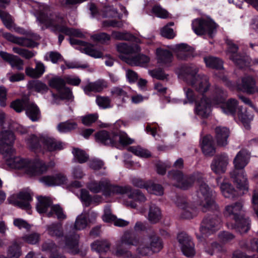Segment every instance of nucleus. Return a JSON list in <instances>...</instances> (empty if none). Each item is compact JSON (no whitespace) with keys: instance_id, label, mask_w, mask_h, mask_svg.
<instances>
[{"instance_id":"nucleus-1","label":"nucleus","mask_w":258,"mask_h":258,"mask_svg":"<svg viewBox=\"0 0 258 258\" xmlns=\"http://www.w3.org/2000/svg\"><path fill=\"white\" fill-rule=\"evenodd\" d=\"M198 70L192 67L185 66L181 67L180 74L185 79H190L189 83L197 92L202 94L199 101H196L195 92L190 88H184L186 97L190 103H195V113L202 118H208L211 111V103L208 97L204 94L209 89L210 85L207 80L199 81L198 79Z\"/></svg>"},{"instance_id":"nucleus-2","label":"nucleus","mask_w":258,"mask_h":258,"mask_svg":"<svg viewBox=\"0 0 258 258\" xmlns=\"http://www.w3.org/2000/svg\"><path fill=\"white\" fill-rule=\"evenodd\" d=\"M195 182L199 184L197 196L200 199L199 204L208 210L217 209L215 201V192L204 181V174L199 171L191 174L184 175L183 179L177 187L186 190L192 187Z\"/></svg>"},{"instance_id":"nucleus-3","label":"nucleus","mask_w":258,"mask_h":258,"mask_svg":"<svg viewBox=\"0 0 258 258\" xmlns=\"http://www.w3.org/2000/svg\"><path fill=\"white\" fill-rule=\"evenodd\" d=\"M6 164L14 169H25L26 173L30 176H38L46 173L49 168L54 166L53 161L46 163L39 159L30 160L20 157L7 159Z\"/></svg>"},{"instance_id":"nucleus-4","label":"nucleus","mask_w":258,"mask_h":258,"mask_svg":"<svg viewBox=\"0 0 258 258\" xmlns=\"http://www.w3.org/2000/svg\"><path fill=\"white\" fill-rule=\"evenodd\" d=\"M249 157L244 150L238 152L233 160L234 169L230 173V177L239 190H248V182L244 168L249 163Z\"/></svg>"},{"instance_id":"nucleus-5","label":"nucleus","mask_w":258,"mask_h":258,"mask_svg":"<svg viewBox=\"0 0 258 258\" xmlns=\"http://www.w3.org/2000/svg\"><path fill=\"white\" fill-rule=\"evenodd\" d=\"M37 20L40 23L44 24L46 28H51L55 33H63L67 27V22L63 14L58 12H53L47 5L43 7L39 11Z\"/></svg>"},{"instance_id":"nucleus-6","label":"nucleus","mask_w":258,"mask_h":258,"mask_svg":"<svg viewBox=\"0 0 258 258\" xmlns=\"http://www.w3.org/2000/svg\"><path fill=\"white\" fill-rule=\"evenodd\" d=\"M102 190L105 197L115 195H123L130 193L128 197L136 202L142 203L146 201L145 195L139 189H132L130 185L121 186L110 183L109 181L104 180L98 182V192Z\"/></svg>"},{"instance_id":"nucleus-7","label":"nucleus","mask_w":258,"mask_h":258,"mask_svg":"<svg viewBox=\"0 0 258 258\" xmlns=\"http://www.w3.org/2000/svg\"><path fill=\"white\" fill-rule=\"evenodd\" d=\"M224 216L234 220L233 227L240 233H247L250 228V220L245 215L241 203L237 202L225 207Z\"/></svg>"},{"instance_id":"nucleus-8","label":"nucleus","mask_w":258,"mask_h":258,"mask_svg":"<svg viewBox=\"0 0 258 258\" xmlns=\"http://www.w3.org/2000/svg\"><path fill=\"white\" fill-rule=\"evenodd\" d=\"M134 140L124 132L116 129L107 132H98V143L112 147L118 148L120 146H126L132 144Z\"/></svg>"},{"instance_id":"nucleus-9","label":"nucleus","mask_w":258,"mask_h":258,"mask_svg":"<svg viewBox=\"0 0 258 258\" xmlns=\"http://www.w3.org/2000/svg\"><path fill=\"white\" fill-rule=\"evenodd\" d=\"M87 225L86 218L82 216H78L76 220L72 231L66 234L64 237L65 246L73 255L80 253L82 256H84L86 254L85 252L80 251L78 247L80 236L76 233L74 229L79 230L83 229L87 226Z\"/></svg>"},{"instance_id":"nucleus-10","label":"nucleus","mask_w":258,"mask_h":258,"mask_svg":"<svg viewBox=\"0 0 258 258\" xmlns=\"http://www.w3.org/2000/svg\"><path fill=\"white\" fill-rule=\"evenodd\" d=\"M194 32L199 36L207 34L212 38L216 32L217 24L212 19L198 18L192 21L191 24Z\"/></svg>"},{"instance_id":"nucleus-11","label":"nucleus","mask_w":258,"mask_h":258,"mask_svg":"<svg viewBox=\"0 0 258 258\" xmlns=\"http://www.w3.org/2000/svg\"><path fill=\"white\" fill-rule=\"evenodd\" d=\"M221 222V217L217 214V211L208 213L201 223L200 227L201 233L208 236L214 233L220 228Z\"/></svg>"},{"instance_id":"nucleus-12","label":"nucleus","mask_w":258,"mask_h":258,"mask_svg":"<svg viewBox=\"0 0 258 258\" xmlns=\"http://www.w3.org/2000/svg\"><path fill=\"white\" fill-rule=\"evenodd\" d=\"M122 244L127 246L138 245L137 248V253L142 256H148L154 252L148 244L140 243L137 236L128 232L124 233L121 238Z\"/></svg>"},{"instance_id":"nucleus-13","label":"nucleus","mask_w":258,"mask_h":258,"mask_svg":"<svg viewBox=\"0 0 258 258\" xmlns=\"http://www.w3.org/2000/svg\"><path fill=\"white\" fill-rule=\"evenodd\" d=\"M228 45L227 52L230 54L229 58L234 64L240 69H243L249 64L247 57L237 53L239 49L237 45L234 44L231 40L227 42Z\"/></svg>"},{"instance_id":"nucleus-14","label":"nucleus","mask_w":258,"mask_h":258,"mask_svg":"<svg viewBox=\"0 0 258 258\" xmlns=\"http://www.w3.org/2000/svg\"><path fill=\"white\" fill-rule=\"evenodd\" d=\"M32 200V194L29 191L24 190L8 199L9 203L26 210L31 209L30 202Z\"/></svg>"},{"instance_id":"nucleus-15","label":"nucleus","mask_w":258,"mask_h":258,"mask_svg":"<svg viewBox=\"0 0 258 258\" xmlns=\"http://www.w3.org/2000/svg\"><path fill=\"white\" fill-rule=\"evenodd\" d=\"M177 239L184 255L190 257L195 255V245L189 236L184 232H181L178 234Z\"/></svg>"},{"instance_id":"nucleus-16","label":"nucleus","mask_w":258,"mask_h":258,"mask_svg":"<svg viewBox=\"0 0 258 258\" xmlns=\"http://www.w3.org/2000/svg\"><path fill=\"white\" fill-rule=\"evenodd\" d=\"M228 164V156L224 154L217 155L212 160L211 168L216 174H223L225 172Z\"/></svg>"},{"instance_id":"nucleus-17","label":"nucleus","mask_w":258,"mask_h":258,"mask_svg":"<svg viewBox=\"0 0 258 258\" xmlns=\"http://www.w3.org/2000/svg\"><path fill=\"white\" fill-rule=\"evenodd\" d=\"M239 88L243 92L249 94H253L258 92V87L256 85L255 79L249 75L242 78Z\"/></svg>"},{"instance_id":"nucleus-18","label":"nucleus","mask_w":258,"mask_h":258,"mask_svg":"<svg viewBox=\"0 0 258 258\" xmlns=\"http://www.w3.org/2000/svg\"><path fill=\"white\" fill-rule=\"evenodd\" d=\"M236 116L245 128L249 130L250 128V123L253 120L254 116L253 112L246 107L239 106L237 108Z\"/></svg>"},{"instance_id":"nucleus-19","label":"nucleus","mask_w":258,"mask_h":258,"mask_svg":"<svg viewBox=\"0 0 258 258\" xmlns=\"http://www.w3.org/2000/svg\"><path fill=\"white\" fill-rule=\"evenodd\" d=\"M177 50L176 57L179 60H187L193 57L194 48L186 43H180L176 45Z\"/></svg>"},{"instance_id":"nucleus-20","label":"nucleus","mask_w":258,"mask_h":258,"mask_svg":"<svg viewBox=\"0 0 258 258\" xmlns=\"http://www.w3.org/2000/svg\"><path fill=\"white\" fill-rule=\"evenodd\" d=\"M69 40L71 45L80 46L83 52L97 58V50L95 49L94 46L92 44L80 40L71 36Z\"/></svg>"},{"instance_id":"nucleus-21","label":"nucleus","mask_w":258,"mask_h":258,"mask_svg":"<svg viewBox=\"0 0 258 258\" xmlns=\"http://www.w3.org/2000/svg\"><path fill=\"white\" fill-rule=\"evenodd\" d=\"M0 56L4 61L8 62L12 68H15L19 71L23 69L24 61L18 56L6 51H0Z\"/></svg>"},{"instance_id":"nucleus-22","label":"nucleus","mask_w":258,"mask_h":258,"mask_svg":"<svg viewBox=\"0 0 258 258\" xmlns=\"http://www.w3.org/2000/svg\"><path fill=\"white\" fill-rule=\"evenodd\" d=\"M6 37L7 39L10 42L28 48H34L37 47L39 44L38 43L31 39L26 37H16L11 33L6 34Z\"/></svg>"},{"instance_id":"nucleus-23","label":"nucleus","mask_w":258,"mask_h":258,"mask_svg":"<svg viewBox=\"0 0 258 258\" xmlns=\"http://www.w3.org/2000/svg\"><path fill=\"white\" fill-rule=\"evenodd\" d=\"M66 180V176L61 173H58L54 175L43 176L39 179L40 182L49 186L63 184Z\"/></svg>"},{"instance_id":"nucleus-24","label":"nucleus","mask_w":258,"mask_h":258,"mask_svg":"<svg viewBox=\"0 0 258 258\" xmlns=\"http://www.w3.org/2000/svg\"><path fill=\"white\" fill-rule=\"evenodd\" d=\"M15 140L14 134L10 131H0V147H8L6 152L10 153L11 147L13 145Z\"/></svg>"},{"instance_id":"nucleus-25","label":"nucleus","mask_w":258,"mask_h":258,"mask_svg":"<svg viewBox=\"0 0 258 258\" xmlns=\"http://www.w3.org/2000/svg\"><path fill=\"white\" fill-rule=\"evenodd\" d=\"M220 188L222 194L225 198L234 199L239 196L238 191L226 179H224L220 184Z\"/></svg>"},{"instance_id":"nucleus-26","label":"nucleus","mask_w":258,"mask_h":258,"mask_svg":"<svg viewBox=\"0 0 258 258\" xmlns=\"http://www.w3.org/2000/svg\"><path fill=\"white\" fill-rule=\"evenodd\" d=\"M215 131L217 145L221 147L227 145L230 134L229 130L226 127L217 126Z\"/></svg>"},{"instance_id":"nucleus-27","label":"nucleus","mask_w":258,"mask_h":258,"mask_svg":"<svg viewBox=\"0 0 258 258\" xmlns=\"http://www.w3.org/2000/svg\"><path fill=\"white\" fill-rule=\"evenodd\" d=\"M42 143L49 152L60 150L63 148L62 143L53 138L42 137Z\"/></svg>"},{"instance_id":"nucleus-28","label":"nucleus","mask_w":258,"mask_h":258,"mask_svg":"<svg viewBox=\"0 0 258 258\" xmlns=\"http://www.w3.org/2000/svg\"><path fill=\"white\" fill-rule=\"evenodd\" d=\"M158 62L164 64H170L173 58V55L171 51L168 49L162 48H158L156 50Z\"/></svg>"},{"instance_id":"nucleus-29","label":"nucleus","mask_w":258,"mask_h":258,"mask_svg":"<svg viewBox=\"0 0 258 258\" xmlns=\"http://www.w3.org/2000/svg\"><path fill=\"white\" fill-rule=\"evenodd\" d=\"M238 102L236 99L231 98L225 102L222 106L224 113L228 115L235 117L237 112V108L239 106Z\"/></svg>"},{"instance_id":"nucleus-30","label":"nucleus","mask_w":258,"mask_h":258,"mask_svg":"<svg viewBox=\"0 0 258 258\" xmlns=\"http://www.w3.org/2000/svg\"><path fill=\"white\" fill-rule=\"evenodd\" d=\"M201 148L206 156H212L215 153L216 149L213 142L208 135L204 136L201 142Z\"/></svg>"},{"instance_id":"nucleus-31","label":"nucleus","mask_w":258,"mask_h":258,"mask_svg":"<svg viewBox=\"0 0 258 258\" xmlns=\"http://www.w3.org/2000/svg\"><path fill=\"white\" fill-rule=\"evenodd\" d=\"M26 114L27 116L32 121H38L41 116L40 111L38 106L30 100L25 108Z\"/></svg>"},{"instance_id":"nucleus-32","label":"nucleus","mask_w":258,"mask_h":258,"mask_svg":"<svg viewBox=\"0 0 258 258\" xmlns=\"http://www.w3.org/2000/svg\"><path fill=\"white\" fill-rule=\"evenodd\" d=\"M38 203L36 204V209L40 214L45 213L49 208H51L52 201L50 198L39 196L37 197Z\"/></svg>"},{"instance_id":"nucleus-33","label":"nucleus","mask_w":258,"mask_h":258,"mask_svg":"<svg viewBox=\"0 0 258 258\" xmlns=\"http://www.w3.org/2000/svg\"><path fill=\"white\" fill-rule=\"evenodd\" d=\"M42 137L31 135L26 140V144L32 151L36 152L41 151Z\"/></svg>"},{"instance_id":"nucleus-34","label":"nucleus","mask_w":258,"mask_h":258,"mask_svg":"<svg viewBox=\"0 0 258 258\" xmlns=\"http://www.w3.org/2000/svg\"><path fill=\"white\" fill-rule=\"evenodd\" d=\"M45 72V67L41 62H37L35 69L27 67L25 69L27 76L32 78H39Z\"/></svg>"},{"instance_id":"nucleus-35","label":"nucleus","mask_w":258,"mask_h":258,"mask_svg":"<svg viewBox=\"0 0 258 258\" xmlns=\"http://www.w3.org/2000/svg\"><path fill=\"white\" fill-rule=\"evenodd\" d=\"M111 94L113 99H116L120 103H124L129 98L126 91L120 87H114L111 90Z\"/></svg>"},{"instance_id":"nucleus-36","label":"nucleus","mask_w":258,"mask_h":258,"mask_svg":"<svg viewBox=\"0 0 258 258\" xmlns=\"http://www.w3.org/2000/svg\"><path fill=\"white\" fill-rule=\"evenodd\" d=\"M204 60L208 68L216 70L223 69V61L219 57L209 56L205 57Z\"/></svg>"},{"instance_id":"nucleus-37","label":"nucleus","mask_w":258,"mask_h":258,"mask_svg":"<svg viewBox=\"0 0 258 258\" xmlns=\"http://www.w3.org/2000/svg\"><path fill=\"white\" fill-rule=\"evenodd\" d=\"M125 62L132 66L147 64L150 61L149 57L143 54H138L132 57H124Z\"/></svg>"},{"instance_id":"nucleus-38","label":"nucleus","mask_w":258,"mask_h":258,"mask_svg":"<svg viewBox=\"0 0 258 258\" xmlns=\"http://www.w3.org/2000/svg\"><path fill=\"white\" fill-rule=\"evenodd\" d=\"M28 88L30 90L42 94L46 93L49 90L46 84L38 80L30 81L28 84Z\"/></svg>"},{"instance_id":"nucleus-39","label":"nucleus","mask_w":258,"mask_h":258,"mask_svg":"<svg viewBox=\"0 0 258 258\" xmlns=\"http://www.w3.org/2000/svg\"><path fill=\"white\" fill-rule=\"evenodd\" d=\"M226 97V92L224 91L221 88L216 87L211 98L209 99L211 103L212 101L216 104H223L225 102Z\"/></svg>"},{"instance_id":"nucleus-40","label":"nucleus","mask_w":258,"mask_h":258,"mask_svg":"<svg viewBox=\"0 0 258 258\" xmlns=\"http://www.w3.org/2000/svg\"><path fill=\"white\" fill-rule=\"evenodd\" d=\"M20 243L25 242L29 244L34 245L39 243L40 239V235L36 232L26 234L17 238Z\"/></svg>"},{"instance_id":"nucleus-41","label":"nucleus","mask_w":258,"mask_h":258,"mask_svg":"<svg viewBox=\"0 0 258 258\" xmlns=\"http://www.w3.org/2000/svg\"><path fill=\"white\" fill-rule=\"evenodd\" d=\"M149 246L154 252H158L163 247V243L162 239L156 234L153 233L149 235Z\"/></svg>"},{"instance_id":"nucleus-42","label":"nucleus","mask_w":258,"mask_h":258,"mask_svg":"<svg viewBox=\"0 0 258 258\" xmlns=\"http://www.w3.org/2000/svg\"><path fill=\"white\" fill-rule=\"evenodd\" d=\"M80 199L85 207H89L93 203L96 202L97 197L96 195L91 196L86 189H81L80 190Z\"/></svg>"},{"instance_id":"nucleus-43","label":"nucleus","mask_w":258,"mask_h":258,"mask_svg":"<svg viewBox=\"0 0 258 258\" xmlns=\"http://www.w3.org/2000/svg\"><path fill=\"white\" fill-rule=\"evenodd\" d=\"M17 238L11 245L8 250V256L9 258H19L22 254L21 246Z\"/></svg>"},{"instance_id":"nucleus-44","label":"nucleus","mask_w":258,"mask_h":258,"mask_svg":"<svg viewBox=\"0 0 258 258\" xmlns=\"http://www.w3.org/2000/svg\"><path fill=\"white\" fill-rule=\"evenodd\" d=\"M161 218V212L159 207L152 204L149 209L148 219L152 223H157Z\"/></svg>"},{"instance_id":"nucleus-45","label":"nucleus","mask_w":258,"mask_h":258,"mask_svg":"<svg viewBox=\"0 0 258 258\" xmlns=\"http://www.w3.org/2000/svg\"><path fill=\"white\" fill-rule=\"evenodd\" d=\"M47 230L49 235L52 237H61L63 233L61 225L58 223H52L47 226Z\"/></svg>"},{"instance_id":"nucleus-46","label":"nucleus","mask_w":258,"mask_h":258,"mask_svg":"<svg viewBox=\"0 0 258 258\" xmlns=\"http://www.w3.org/2000/svg\"><path fill=\"white\" fill-rule=\"evenodd\" d=\"M29 101V99L27 98H23L22 99H17L11 102L10 107L17 112L20 113L23 110H25V108Z\"/></svg>"},{"instance_id":"nucleus-47","label":"nucleus","mask_w":258,"mask_h":258,"mask_svg":"<svg viewBox=\"0 0 258 258\" xmlns=\"http://www.w3.org/2000/svg\"><path fill=\"white\" fill-rule=\"evenodd\" d=\"M77 123L73 121L68 120L59 123L57 128L61 133H67L76 129L77 127Z\"/></svg>"},{"instance_id":"nucleus-48","label":"nucleus","mask_w":258,"mask_h":258,"mask_svg":"<svg viewBox=\"0 0 258 258\" xmlns=\"http://www.w3.org/2000/svg\"><path fill=\"white\" fill-rule=\"evenodd\" d=\"M128 150L135 155L142 158H148L151 157L150 151L140 146H131L128 148Z\"/></svg>"},{"instance_id":"nucleus-49","label":"nucleus","mask_w":258,"mask_h":258,"mask_svg":"<svg viewBox=\"0 0 258 258\" xmlns=\"http://www.w3.org/2000/svg\"><path fill=\"white\" fill-rule=\"evenodd\" d=\"M48 85L58 91L66 86L65 79L58 76L53 77L49 80Z\"/></svg>"},{"instance_id":"nucleus-50","label":"nucleus","mask_w":258,"mask_h":258,"mask_svg":"<svg viewBox=\"0 0 258 258\" xmlns=\"http://www.w3.org/2000/svg\"><path fill=\"white\" fill-rule=\"evenodd\" d=\"M55 214L57 218L59 220H63L67 218L64 214L62 208L59 205H54L51 207L50 211L47 213L48 217H51Z\"/></svg>"},{"instance_id":"nucleus-51","label":"nucleus","mask_w":258,"mask_h":258,"mask_svg":"<svg viewBox=\"0 0 258 258\" xmlns=\"http://www.w3.org/2000/svg\"><path fill=\"white\" fill-rule=\"evenodd\" d=\"M72 153L74 159L79 163H84L87 161L89 156L85 151L77 148H74Z\"/></svg>"},{"instance_id":"nucleus-52","label":"nucleus","mask_w":258,"mask_h":258,"mask_svg":"<svg viewBox=\"0 0 258 258\" xmlns=\"http://www.w3.org/2000/svg\"><path fill=\"white\" fill-rule=\"evenodd\" d=\"M151 194L157 196H162L164 194V188L162 185L149 182L146 189Z\"/></svg>"},{"instance_id":"nucleus-53","label":"nucleus","mask_w":258,"mask_h":258,"mask_svg":"<svg viewBox=\"0 0 258 258\" xmlns=\"http://www.w3.org/2000/svg\"><path fill=\"white\" fill-rule=\"evenodd\" d=\"M46 60H50L53 63H56L58 61H63L64 59L61 54L57 51H50L45 56Z\"/></svg>"},{"instance_id":"nucleus-54","label":"nucleus","mask_w":258,"mask_h":258,"mask_svg":"<svg viewBox=\"0 0 258 258\" xmlns=\"http://www.w3.org/2000/svg\"><path fill=\"white\" fill-rule=\"evenodd\" d=\"M13 51L27 59L32 58L35 55V53L33 51L18 47H14Z\"/></svg>"},{"instance_id":"nucleus-55","label":"nucleus","mask_w":258,"mask_h":258,"mask_svg":"<svg viewBox=\"0 0 258 258\" xmlns=\"http://www.w3.org/2000/svg\"><path fill=\"white\" fill-rule=\"evenodd\" d=\"M152 13L156 17L162 19L167 18L169 16L168 11L163 9L160 5L154 6L152 9Z\"/></svg>"},{"instance_id":"nucleus-56","label":"nucleus","mask_w":258,"mask_h":258,"mask_svg":"<svg viewBox=\"0 0 258 258\" xmlns=\"http://www.w3.org/2000/svg\"><path fill=\"white\" fill-rule=\"evenodd\" d=\"M117 51L120 53L125 54H133L135 52L134 48L130 45H128L126 43H121L117 45Z\"/></svg>"},{"instance_id":"nucleus-57","label":"nucleus","mask_w":258,"mask_h":258,"mask_svg":"<svg viewBox=\"0 0 258 258\" xmlns=\"http://www.w3.org/2000/svg\"><path fill=\"white\" fill-rule=\"evenodd\" d=\"M112 37L116 40L128 41L132 39L133 36L129 32H122L116 31H113Z\"/></svg>"},{"instance_id":"nucleus-58","label":"nucleus","mask_w":258,"mask_h":258,"mask_svg":"<svg viewBox=\"0 0 258 258\" xmlns=\"http://www.w3.org/2000/svg\"><path fill=\"white\" fill-rule=\"evenodd\" d=\"M59 97L61 100H72L73 95L71 90L66 86L57 91Z\"/></svg>"},{"instance_id":"nucleus-59","label":"nucleus","mask_w":258,"mask_h":258,"mask_svg":"<svg viewBox=\"0 0 258 258\" xmlns=\"http://www.w3.org/2000/svg\"><path fill=\"white\" fill-rule=\"evenodd\" d=\"M224 247L223 244L215 241L211 243L210 246L206 249V252L210 255L223 251Z\"/></svg>"},{"instance_id":"nucleus-60","label":"nucleus","mask_w":258,"mask_h":258,"mask_svg":"<svg viewBox=\"0 0 258 258\" xmlns=\"http://www.w3.org/2000/svg\"><path fill=\"white\" fill-rule=\"evenodd\" d=\"M184 174L180 170H172L169 171L168 173V176L169 178L175 180L177 182V185H179L183 179Z\"/></svg>"},{"instance_id":"nucleus-61","label":"nucleus","mask_w":258,"mask_h":258,"mask_svg":"<svg viewBox=\"0 0 258 258\" xmlns=\"http://www.w3.org/2000/svg\"><path fill=\"white\" fill-rule=\"evenodd\" d=\"M0 18L7 28H11L12 26L13 20L8 13L0 9Z\"/></svg>"},{"instance_id":"nucleus-62","label":"nucleus","mask_w":258,"mask_h":258,"mask_svg":"<svg viewBox=\"0 0 258 258\" xmlns=\"http://www.w3.org/2000/svg\"><path fill=\"white\" fill-rule=\"evenodd\" d=\"M111 100L107 96L98 95V106L100 108L106 109L111 107Z\"/></svg>"},{"instance_id":"nucleus-63","label":"nucleus","mask_w":258,"mask_h":258,"mask_svg":"<svg viewBox=\"0 0 258 258\" xmlns=\"http://www.w3.org/2000/svg\"><path fill=\"white\" fill-rule=\"evenodd\" d=\"M234 238V235L228 231L220 232L218 234V238L223 244L226 243Z\"/></svg>"},{"instance_id":"nucleus-64","label":"nucleus","mask_w":258,"mask_h":258,"mask_svg":"<svg viewBox=\"0 0 258 258\" xmlns=\"http://www.w3.org/2000/svg\"><path fill=\"white\" fill-rule=\"evenodd\" d=\"M41 247L42 251L51 252L52 253L56 250L57 246L53 241L48 240L43 242Z\"/></svg>"}]
</instances>
